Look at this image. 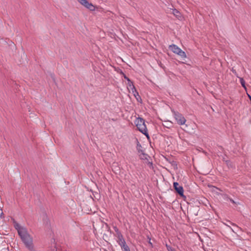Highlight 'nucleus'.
I'll return each mask as SVG.
<instances>
[{"label": "nucleus", "mask_w": 251, "mask_h": 251, "mask_svg": "<svg viewBox=\"0 0 251 251\" xmlns=\"http://www.w3.org/2000/svg\"><path fill=\"white\" fill-rule=\"evenodd\" d=\"M26 248L30 251H35L33 243V238L28 233L27 230H21L19 235Z\"/></svg>", "instance_id": "f257e3e1"}, {"label": "nucleus", "mask_w": 251, "mask_h": 251, "mask_svg": "<svg viewBox=\"0 0 251 251\" xmlns=\"http://www.w3.org/2000/svg\"><path fill=\"white\" fill-rule=\"evenodd\" d=\"M134 123L138 130L149 138V136L144 120L141 118H138L136 119Z\"/></svg>", "instance_id": "f03ea898"}, {"label": "nucleus", "mask_w": 251, "mask_h": 251, "mask_svg": "<svg viewBox=\"0 0 251 251\" xmlns=\"http://www.w3.org/2000/svg\"><path fill=\"white\" fill-rule=\"evenodd\" d=\"M172 112L177 124L180 126L185 124L186 120L182 114L174 110H172Z\"/></svg>", "instance_id": "7ed1b4c3"}, {"label": "nucleus", "mask_w": 251, "mask_h": 251, "mask_svg": "<svg viewBox=\"0 0 251 251\" xmlns=\"http://www.w3.org/2000/svg\"><path fill=\"white\" fill-rule=\"evenodd\" d=\"M169 49L174 53L180 56L182 58H186L185 52L183 51L180 48L175 44H172L169 47Z\"/></svg>", "instance_id": "20e7f679"}, {"label": "nucleus", "mask_w": 251, "mask_h": 251, "mask_svg": "<svg viewBox=\"0 0 251 251\" xmlns=\"http://www.w3.org/2000/svg\"><path fill=\"white\" fill-rule=\"evenodd\" d=\"M114 229L116 233L115 236L117 238V242L119 245L120 246L126 243L125 239L124 238L123 235L119 229L116 226H115Z\"/></svg>", "instance_id": "39448f33"}, {"label": "nucleus", "mask_w": 251, "mask_h": 251, "mask_svg": "<svg viewBox=\"0 0 251 251\" xmlns=\"http://www.w3.org/2000/svg\"><path fill=\"white\" fill-rule=\"evenodd\" d=\"M77 1L85 8L91 11L95 10V6L92 3L89 2L87 0H77Z\"/></svg>", "instance_id": "423d86ee"}, {"label": "nucleus", "mask_w": 251, "mask_h": 251, "mask_svg": "<svg viewBox=\"0 0 251 251\" xmlns=\"http://www.w3.org/2000/svg\"><path fill=\"white\" fill-rule=\"evenodd\" d=\"M174 187L177 193L181 196L183 197V188L180 186L177 182L174 183Z\"/></svg>", "instance_id": "0eeeda50"}, {"label": "nucleus", "mask_w": 251, "mask_h": 251, "mask_svg": "<svg viewBox=\"0 0 251 251\" xmlns=\"http://www.w3.org/2000/svg\"><path fill=\"white\" fill-rule=\"evenodd\" d=\"M14 227H15V228L18 231V234L19 235L20 234V231L21 230H23V229L24 230H26L27 229L26 228L24 227H23V226H21L18 223H15V225H14Z\"/></svg>", "instance_id": "6e6552de"}, {"label": "nucleus", "mask_w": 251, "mask_h": 251, "mask_svg": "<svg viewBox=\"0 0 251 251\" xmlns=\"http://www.w3.org/2000/svg\"><path fill=\"white\" fill-rule=\"evenodd\" d=\"M123 251H130V249L126 243L120 246Z\"/></svg>", "instance_id": "1a4fd4ad"}, {"label": "nucleus", "mask_w": 251, "mask_h": 251, "mask_svg": "<svg viewBox=\"0 0 251 251\" xmlns=\"http://www.w3.org/2000/svg\"><path fill=\"white\" fill-rule=\"evenodd\" d=\"M127 88L128 89H130L131 90L135 88L133 84V82L129 78H127Z\"/></svg>", "instance_id": "9d476101"}, {"label": "nucleus", "mask_w": 251, "mask_h": 251, "mask_svg": "<svg viewBox=\"0 0 251 251\" xmlns=\"http://www.w3.org/2000/svg\"><path fill=\"white\" fill-rule=\"evenodd\" d=\"M173 14L177 18L181 17L180 13L176 9H173Z\"/></svg>", "instance_id": "9b49d317"}, {"label": "nucleus", "mask_w": 251, "mask_h": 251, "mask_svg": "<svg viewBox=\"0 0 251 251\" xmlns=\"http://www.w3.org/2000/svg\"><path fill=\"white\" fill-rule=\"evenodd\" d=\"M131 91L135 97H138V98L140 99V96L139 95L138 92L137 91L135 88L131 90Z\"/></svg>", "instance_id": "f8f14e48"}, {"label": "nucleus", "mask_w": 251, "mask_h": 251, "mask_svg": "<svg viewBox=\"0 0 251 251\" xmlns=\"http://www.w3.org/2000/svg\"><path fill=\"white\" fill-rule=\"evenodd\" d=\"M239 80H240V83L242 85V86L245 89H246V85H245V80H244L243 78L242 77H239Z\"/></svg>", "instance_id": "ddd939ff"}, {"label": "nucleus", "mask_w": 251, "mask_h": 251, "mask_svg": "<svg viewBox=\"0 0 251 251\" xmlns=\"http://www.w3.org/2000/svg\"><path fill=\"white\" fill-rule=\"evenodd\" d=\"M168 251H175V249L168 244H166Z\"/></svg>", "instance_id": "4468645a"}, {"label": "nucleus", "mask_w": 251, "mask_h": 251, "mask_svg": "<svg viewBox=\"0 0 251 251\" xmlns=\"http://www.w3.org/2000/svg\"><path fill=\"white\" fill-rule=\"evenodd\" d=\"M139 152H141V154L143 155V157H141V159L147 158V155L146 154L144 153L143 152V151L139 150Z\"/></svg>", "instance_id": "2eb2a0df"}, {"label": "nucleus", "mask_w": 251, "mask_h": 251, "mask_svg": "<svg viewBox=\"0 0 251 251\" xmlns=\"http://www.w3.org/2000/svg\"><path fill=\"white\" fill-rule=\"evenodd\" d=\"M229 200L232 203H233V204L236 203V202L232 199L229 198Z\"/></svg>", "instance_id": "dca6fc26"}, {"label": "nucleus", "mask_w": 251, "mask_h": 251, "mask_svg": "<svg viewBox=\"0 0 251 251\" xmlns=\"http://www.w3.org/2000/svg\"><path fill=\"white\" fill-rule=\"evenodd\" d=\"M0 211H1V213H0V217L1 218H2V215H3V212H2V209H0Z\"/></svg>", "instance_id": "f3484780"}, {"label": "nucleus", "mask_w": 251, "mask_h": 251, "mask_svg": "<svg viewBox=\"0 0 251 251\" xmlns=\"http://www.w3.org/2000/svg\"><path fill=\"white\" fill-rule=\"evenodd\" d=\"M135 98L136 99V100H137V101H139V100H141V99L140 98H139L138 97H135Z\"/></svg>", "instance_id": "a211bd4d"}, {"label": "nucleus", "mask_w": 251, "mask_h": 251, "mask_svg": "<svg viewBox=\"0 0 251 251\" xmlns=\"http://www.w3.org/2000/svg\"><path fill=\"white\" fill-rule=\"evenodd\" d=\"M125 78L127 80V78H128L127 77H126V76H125Z\"/></svg>", "instance_id": "6ab92c4d"}]
</instances>
